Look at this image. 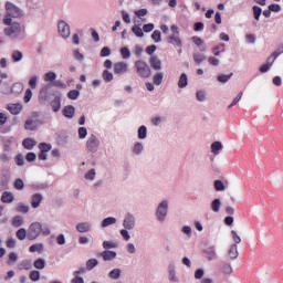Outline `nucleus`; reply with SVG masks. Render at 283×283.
<instances>
[{"label":"nucleus","instance_id":"obj_62","mask_svg":"<svg viewBox=\"0 0 283 283\" xmlns=\"http://www.w3.org/2000/svg\"><path fill=\"white\" fill-rule=\"evenodd\" d=\"M154 28H156L154 23H147L143 25V30L146 34H149V32H154Z\"/></svg>","mask_w":283,"mask_h":283},{"label":"nucleus","instance_id":"obj_22","mask_svg":"<svg viewBox=\"0 0 283 283\" xmlns=\"http://www.w3.org/2000/svg\"><path fill=\"white\" fill-rule=\"evenodd\" d=\"M1 202H4L6 205L14 202V195L10 191H4L1 196Z\"/></svg>","mask_w":283,"mask_h":283},{"label":"nucleus","instance_id":"obj_59","mask_svg":"<svg viewBox=\"0 0 283 283\" xmlns=\"http://www.w3.org/2000/svg\"><path fill=\"white\" fill-rule=\"evenodd\" d=\"M69 136L66 134H59L57 135V145H67Z\"/></svg>","mask_w":283,"mask_h":283},{"label":"nucleus","instance_id":"obj_14","mask_svg":"<svg viewBox=\"0 0 283 283\" xmlns=\"http://www.w3.org/2000/svg\"><path fill=\"white\" fill-rule=\"evenodd\" d=\"M43 202V195L40 192L33 193L31 197V207L32 209H39Z\"/></svg>","mask_w":283,"mask_h":283},{"label":"nucleus","instance_id":"obj_53","mask_svg":"<svg viewBox=\"0 0 283 283\" xmlns=\"http://www.w3.org/2000/svg\"><path fill=\"white\" fill-rule=\"evenodd\" d=\"M44 81H46L48 83H54V81H56V74L52 71L45 73Z\"/></svg>","mask_w":283,"mask_h":283},{"label":"nucleus","instance_id":"obj_57","mask_svg":"<svg viewBox=\"0 0 283 283\" xmlns=\"http://www.w3.org/2000/svg\"><path fill=\"white\" fill-rule=\"evenodd\" d=\"M33 266L35 269H39L40 271L45 269V260H43V259L35 260L34 263H33Z\"/></svg>","mask_w":283,"mask_h":283},{"label":"nucleus","instance_id":"obj_6","mask_svg":"<svg viewBox=\"0 0 283 283\" xmlns=\"http://www.w3.org/2000/svg\"><path fill=\"white\" fill-rule=\"evenodd\" d=\"M55 91H52V84H48L44 87H42L39 92V101L42 105L44 103H48L50 101V96H55Z\"/></svg>","mask_w":283,"mask_h":283},{"label":"nucleus","instance_id":"obj_39","mask_svg":"<svg viewBox=\"0 0 283 283\" xmlns=\"http://www.w3.org/2000/svg\"><path fill=\"white\" fill-rule=\"evenodd\" d=\"M102 78L105 81V83H112V81H114V74H112V72L108 70H104L102 73Z\"/></svg>","mask_w":283,"mask_h":283},{"label":"nucleus","instance_id":"obj_13","mask_svg":"<svg viewBox=\"0 0 283 283\" xmlns=\"http://www.w3.org/2000/svg\"><path fill=\"white\" fill-rule=\"evenodd\" d=\"M76 114V107H74V105H66L63 107L62 109V116H64V118H74Z\"/></svg>","mask_w":283,"mask_h":283},{"label":"nucleus","instance_id":"obj_38","mask_svg":"<svg viewBox=\"0 0 283 283\" xmlns=\"http://www.w3.org/2000/svg\"><path fill=\"white\" fill-rule=\"evenodd\" d=\"M232 76H233V73H230L228 75L227 74H219L217 76V81H218V83H229V81H231Z\"/></svg>","mask_w":283,"mask_h":283},{"label":"nucleus","instance_id":"obj_30","mask_svg":"<svg viewBox=\"0 0 283 283\" xmlns=\"http://www.w3.org/2000/svg\"><path fill=\"white\" fill-rule=\"evenodd\" d=\"M10 92H11V94H14V96H19V94H21V92H23V85L21 83L17 82L11 86Z\"/></svg>","mask_w":283,"mask_h":283},{"label":"nucleus","instance_id":"obj_2","mask_svg":"<svg viewBox=\"0 0 283 283\" xmlns=\"http://www.w3.org/2000/svg\"><path fill=\"white\" fill-rule=\"evenodd\" d=\"M39 112H32L31 115L27 118L24 122V129L27 132H36L41 125H44L45 122H43L41 118Z\"/></svg>","mask_w":283,"mask_h":283},{"label":"nucleus","instance_id":"obj_26","mask_svg":"<svg viewBox=\"0 0 283 283\" xmlns=\"http://www.w3.org/2000/svg\"><path fill=\"white\" fill-rule=\"evenodd\" d=\"M132 32H133V34H135V36H137V39H143V36H145V32L140 28V24H134L132 27Z\"/></svg>","mask_w":283,"mask_h":283},{"label":"nucleus","instance_id":"obj_60","mask_svg":"<svg viewBox=\"0 0 283 283\" xmlns=\"http://www.w3.org/2000/svg\"><path fill=\"white\" fill-rule=\"evenodd\" d=\"M122 59H129L132 56V51H129V48L124 46L120 49Z\"/></svg>","mask_w":283,"mask_h":283},{"label":"nucleus","instance_id":"obj_41","mask_svg":"<svg viewBox=\"0 0 283 283\" xmlns=\"http://www.w3.org/2000/svg\"><path fill=\"white\" fill-rule=\"evenodd\" d=\"M231 235L234 240V243L232 244L231 249H237L238 244L242 242V239L240 238V235H238V232H235V230L231 231Z\"/></svg>","mask_w":283,"mask_h":283},{"label":"nucleus","instance_id":"obj_42","mask_svg":"<svg viewBox=\"0 0 283 283\" xmlns=\"http://www.w3.org/2000/svg\"><path fill=\"white\" fill-rule=\"evenodd\" d=\"M38 147L40 151L45 154H48V151H52V144H48L45 142L40 143Z\"/></svg>","mask_w":283,"mask_h":283},{"label":"nucleus","instance_id":"obj_15","mask_svg":"<svg viewBox=\"0 0 283 283\" xmlns=\"http://www.w3.org/2000/svg\"><path fill=\"white\" fill-rule=\"evenodd\" d=\"M8 112L12 114L13 116H18L20 112H23V104L21 103H15V104H8L7 105Z\"/></svg>","mask_w":283,"mask_h":283},{"label":"nucleus","instance_id":"obj_37","mask_svg":"<svg viewBox=\"0 0 283 283\" xmlns=\"http://www.w3.org/2000/svg\"><path fill=\"white\" fill-rule=\"evenodd\" d=\"M163 78H165V73H156L153 77L154 85H163Z\"/></svg>","mask_w":283,"mask_h":283},{"label":"nucleus","instance_id":"obj_35","mask_svg":"<svg viewBox=\"0 0 283 283\" xmlns=\"http://www.w3.org/2000/svg\"><path fill=\"white\" fill-rule=\"evenodd\" d=\"M11 59L13 63H19L20 61H23V52L15 50L11 54Z\"/></svg>","mask_w":283,"mask_h":283},{"label":"nucleus","instance_id":"obj_46","mask_svg":"<svg viewBox=\"0 0 283 283\" xmlns=\"http://www.w3.org/2000/svg\"><path fill=\"white\" fill-rule=\"evenodd\" d=\"M129 231L132 230L126 228L119 231V234L122 235L123 240H125V242H129V240H132V235L129 234Z\"/></svg>","mask_w":283,"mask_h":283},{"label":"nucleus","instance_id":"obj_56","mask_svg":"<svg viewBox=\"0 0 283 283\" xmlns=\"http://www.w3.org/2000/svg\"><path fill=\"white\" fill-rule=\"evenodd\" d=\"M192 59H193L195 63L200 65V63H202V61H206L207 56H205L200 53H193Z\"/></svg>","mask_w":283,"mask_h":283},{"label":"nucleus","instance_id":"obj_44","mask_svg":"<svg viewBox=\"0 0 283 283\" xmlns=\"http://www.w3.org/2000/svg\"><path fill=\"white\" fill-rule=\"evenodd\" d=\"M99 56L102 59H107V56H112V49L109 46H103Z\"/></svg>","mask_w":283,"mask_h":283},{"label":"nucleus","instance_id":"obj_3","mask_svg":"<svg viewBox=\"0 0 283 283\" xmlns=\"http://www.w3.org/2000/svg\"><path fill=\"white\" fill-rule=\"evenodd\" d=\"M135 72L139 78H149L151 76V67L145 60H137L135 62Z\"/></svg>","mask_w":283,"mask_h":283},{"label":"nucleus","instance_id":"obj_1","mask_svg":"<svg viewBox=\"0 0 283 283\" xmlns=\"http://www.w3.org/2000/svg\"><path fill=\"white\" fill-rule=\"evenodd\" d=\"M4 25H9V28L4 29L6 36H11V39H25V28L21 27V23L14 22L12 18L3 19Z\"/></svg>","mask_w":283,"mask_h":283},{"label":"nucleus","instance_id":"obj_63","mask_svg":"<svg viewBox=\"0 0 283 283\" xmlns=\"http://www.w3.org/2000/svg\"><path fill=\"white\" fill-rule=\"evenodd\" d=\"M27 163H34L36 160V153H28L25 155Z\"/></svg>","mask_w":283,"mask_h":283},{"label":"nucleus","instance_id":"obj_47","mask_svg":"<svg viewBox=\"0 0 283 283\" xmlns=\"http://www.w3.org/2000/svg\"><path fill=\"white\" fill-rule=\"evenodd\" d=\"M96 266H98V260L90 259L88 261H86V271H92Z\"/></svg>","mask_w":283,"mask_h":283},{"label":"nucleus","instance_id":"obj_34","mask_svg":"<svg viewBox=\"0 0 283 283\" xmlns=\"http://www.w3.org/2000/svg\"><path fill=\"white\" fill-rule=\"evenodd\" d=\"M15 211H17V213H23V214L29 213L30 212V206H25V203L20 202L15 207Z\"/></svg>","mask_w":283,"mask_h":283},{"label":"nucleus","instance_id":"obj_18","mask_svg":"<svg viewBox=\"0 0 283 283\" xmlns=\"http://www.w3.org/2000/svg\"><path fill=\"white\" fill-rule=\"evenodd\" d=\"M127 70L128 65L125 62H117L114 64V74H125Z\"/></svg>","mask_w":283,"mask_h":283},{"label":"nucleus","instance_id":"obj_28","mask_svg":"<svg viewBox=\"0 0 283 283\" xmlns=\"http://www.w3.org/2000/svg\"><path fill=\"white\" fill-rule=\"evenodd\" d=\"M143 151H145V146L143 145V143L136 142L133 147V154L135 156H140V154H143Z\"/></svg>","mask_w":283,"mask_h":283},{"label":"nucleus","instance_id":"obj_16","mask_svg":"<svg viewBox=\"0 0 283 283\" xmlns=\"http://www.w3.org/2000/svg\"><path fill=\"white\" fill-rule=\"evenodd\" d=\"M52 111L55 112V114L57 112H61V93H57L54 95L53 101H51L50 103Z\"/></svg>","mask_w":283,"mask_h":283},{"label":"nucleus","instance_id":"obj_58","mask_svg":"<svg viewBox=\"0 0 283 283\" xmlns=\"http://www.w3.org/2000/svg\"><path fill=\"white\" fill-rule=\"evenodd\" d=\"M85 180H94L96 178V169L92 168L84 175Z\"/></svg>","mask_w":283,"mask_h":283},{"label":"nucleus","instance_id":"obj_27","mask_svg":"<svg viewBox=\"0 0 283 283\" xmlns=\"http://www.w3.org/2000/svg\"><path fill=\"white\" fill-rule=\"evenodd\" d=\"M168 43H171V45H174V48H182V40H180L176 35H169Z\"/></svg>","mask_w":283,"mask_h":283},{"label":"nucleus","instance_id":"obj_43","mask_svg":"<svg viewBox=\"0 0 283 283\" xmlns=\"http://www.w3.org/2000/svg\"><path fill=\"white\" fill-rule=\"evenodd\" d=\"M13 187L17 191H23V189H25V184L23 182V179L18 178L15 179Z\"/></svg>","mask_w":283,"mask_h":283},{"label":"nucleus","instance_id":"obj_29","mask_svg":"<svg viewBox=\"0 0 283 283\" xmlns=\"http://www.w3.org/2000/svg\"><path fill=\"white\" fill-rule=\"evenodd\" d=\"M222 142H213L210 146L212 154H214V156H218V154H220V151H222Z\"/></svg>","mask_w":283,"mask_h":283},{"label":"nucleus","instance_id":"obj_12","mask_svg":"<svg viewBox=\"0 0 283 283\" xmlns=\"http://www.w3.org/2000/svg\"><path fill=\"white\" fill-rule=\"evenodd\" d=\"M149 64L155 72H160L163 70V62L157 55H151L149 59Z\"/></svg>","mask_w":283,"mask_h":283},{"label":"nucleus","instance_id":"obj_20","mask_svg":"<svg viewBox=\"0 0 283 283\" xmlns=\"http://www.w3.org/2000/svg\"><path fill=\"white\" fill-rule=\"evenodd\" d=\"M23 224L24 220L23 217L20 214L14 216L11 220V227H13L14 229H19L20 227H23Z\"/></svg>","mask_w":283,"mask_h":283},{"label":"nucleus","instance_id":"obj_61","mask_svg":"<svg viewBox=\"0 0 283 283\" xmlns=\"http://www.w3.org/2000/svg\"><path fill=\"white\" fill-rule=\"evenodd\" d=\"M31 187H32V189H38V190L48 189V187H50V184H48V182H44V184L35 182V184H32Z\"/></svg>","mask_w":283,"mask_h":283},{"label":"nucleus","instance_id":"obj_33","mask_svg":"<svg viewBox=\"0 0 283 283\" xmlns=\"http://www.w3.org/2000/svg\"><path fill=\"white\" fill-rule=\"evenodd\" d=\"M102 258L106 262H109L111 260H114V258H116V252L109 251V250H105L104 252H102Z\"/></svg>","mask_w":283,"mask_h":283},{"label":"nucleus","instance_id":"obj_36","mask_svg":"<svg viewBox=\"0 0 283 283\" xmlns=\"http://www.w3.org/2000/svg\"><path fill=\"white\" fill-rule=\"evenodd\" d=\"M214 191H224L227 186H224V181L217 179L213 181Z\"/></svg>","mask_w":283,"mask_h":283},{"label":"nucleus","instance_id":"obj_48","mask_svg":"<svg viewBox=\"0 0 283 283\" xmlns=\"http://www.w3.org/2000/svg\"><path fill=\"white\" fill-rule=\"evenodd\" d=\"M253 18L255 21H260V17H262V9L259 6L252 7Z\"/></svg>","mask_w":283,"mask_h":283},{"label":"nucleus","instance_id":"obj_45","mask_svg":"<svg viewBox=\"0 0 283 283\" xmlns=\"http://www.w3.org/2000/svg\"><path fill=\"white\" fill-rule=\"evenodd\" d=\"M221 273H223V275H231L233 273V268L231 264L224 263L221 266Z\"/></svg>","mask_w":283,"mask_h":283},{"label":"nucleus","instance_id":"obj_40","mask_svg":"<svg viewBox=\"0 0 283 283\" xmlns=\"http://www.w3.org/2000/svg\"><path fill=\"white\" fill-rule=\"evenodd\" d=\"M120 244L117 241H104L103 249H118Z\"/></svg>","mask_w":283,"mask_h":283},{"label":"nucleus","instance_id":"obj_23","mask_svg":"<svg viewBox=\"0 0 283 283\" xmlns=\"http://www.w3.org/2000/svg\"><path fill=\"white\" fill-rule=\"evenodd\" d=\"M189 85V77L187 76V73H181L178 81V87L180 90H185Z\"/></svg>","mask_w":283,"mask_h":283},{"label":"nucleus","instance_id":"obj_19","mask_svg":"<svg viewBox=\"0 0 283 283\" xmlns=\"http://www.w3.org/2000/svg\"><path fill=\"white\" fill-rule=\"evenodd\" d=\"M10 184V170H3L0 175V185L6 188Z\"/></svg>","mask_w":283,"mask_h":283},{"label":"nucleus","instance_id":"obj_25","mask_svg":"<svg viewBox=\"0 0 283 283\" xmlns=\"http://www.w3.org/2000/svg\"><path fill=\"white\" fill-rule=\"evenodd\" d=\"M22 146L24 147V149H34V147H36V140L32 139V138H24L22 142Z\"/></svg>","mask_w":283,"mask_h":283},{"label":"nucleus","instance_id":"obj_24","mask_svg":"<svg viewBox=\"0 0 283 283\" xmlns=\"http://www.w3.org/2000/svg\"><path fill=\"white\" fill-rule=\"evenodd\" d=\"M118 220L114 217H107L104 220H102L101 227L102 229H107V227H112V224H116Z\"/></svg>","mask_w":283,"mask_h":283},{"label":"nucleus","instance_id":"obj_11","mask_svg":"<svg viewBox=\"0 0 283 283\" xmlns=\"http://www.w3.org/2000/svg\"><path fill=\"white\" fill-rule=\"evenodd\" d=\"M168 280L169 282L178 283L180 280L176 275V263L170 262L168 264Z\"/></svg>","mask_w":283,"mask_h":283},{"label":"nucleus","instance_id":"obj_52","mask_svg":"<svg viewBox=\"0 0 283 283\" xmlns=\"http://www.w3.org/2000/svg\"><path fill=\"white\" fill-rule=\"evenodd\" d=\"M203 255L207 260L211 261L216 258V251L213 249H206L203 250Z\"/></svg>","mask_w":283,"mask_h":283},{"label":"nucleus","instance_id":"obj_10","mask_svg":"<svg viewBox=\"0 0 283 283\" xmlns=\"http://www.w3.org/2000/svg\"><path fill=\"white\" fill-rule=\"evenodd\" d=\"M123 227L124 229H130V230L136 229V217H134L133 213L127 212L123 220Z\"/></svg>","mask_w":283,"mask_h":283},{"label":"nucleus","instance_id":"obj_7","mask_svg":"<svg viewBox=\"0 0 283 283\" xmlns=\"http://www.w3.org/2000/svg\"><path fill=\"white\" fill-rule=\"evenodd\" d=\"M27 231L29 233V240H36L41 235V231H43V226L41 222L35 221L29 226Z\"/></svg>","mask_w":283,"mask_h":283},{"label":"nucleus","instance_id":"obj_64","mask_svg":"<svg viewBox=\"0 0 283 283\" xmlns=\"http://www.w3.org/2000/svg\"><path fill=\"white\" fill-rule=\"evenodd\" d=\"M272 12H282V6L272 3L268 7Z\"/></svg>","mask_w":283,"mask_h":283},{"label":"nucleus","instance_id":"obj_17","mask_svg":"<svg viewBox=\"0 0 283 283\" xmlns=\"http://www.w3.org/2000/svg\"><path fill=\"white\" fill-rule=\"evenodd\" d=\"M76 231H78V233H90V231H92V223L90 222H80L76 224L75 227Z\"/></svg>","mask_w":283,"mask_h":283},{"label":"nucleus","instance_id":"obj_55","mask_svg":"<svg viewBox=\"0 0 283 283\" xmlns=\"http://www.w3.org/2000/svg\"><path fill=\"white\" fill-rule=\"evenodd\" d=\"M196 98L199 103H205L207 101V93L205 91H197Z\"/></svg>","mask_w":283,"mask_h":283},{"label":"nucleus","instance_id":"obj_21","mask_svg":"<svg viewBox=\"0 0 283 283\" xmlns=\"http://www.w3.org/2000/svg\"><path fill=\"white\" fill-rule=\"evenodd\" d=\"M220 207H222V201L220 198H216L210 203V209L213 213H220Z\"/></svg>","mask_w":283,"mask_h":283},{"label":"nucleus","instance_id":"obj_9","mask_svg":"<svg viewBox=\"0 0 283 283\" xmlns=\"http://www.w3.org/2000/svg\"><path fill=\"white\" fill-rule=\"evenodd\" d=\"M57 30L59 34L62 36V39H70V24L65 22V20H60L57 22Z\"/></svg>","mask_w":283,"mask_h":283},{"label":"nucleus","instance_id":"obj_54","mask_svg":"<svg viewBox=\"0 0 283 283\" xmlns=\"http://www.w3.org/2000/svg\"><path fill=\"white\" fill-rule=\"evenodd\" d=\"M226 255H228V258H230V260H235V258H238V255H240V253L238 252V249H228L226 252Z\"/></svg>","mask_w":283,"mask_h":283},{"label":"nucleus","instance_id":"obj_49","mask_svg":"<svg viewBox=\"0 0 283 283\" xmlns=\"http://www.w3.org/2000/svg\"><path fill=\"white\" fill-rule=\"evenodd\" d=\"M150 38L153 39V41H154L155 43H160V41H163V34L160 33L159 30H155V31L151 33Z\"/></svg>","mask_w":283,"mask_h":283},{"label":"nucleus","instance_id":"obj_31","mask_svg":"<svg viewBox=\"0 0 283 283\" xmlns=\"http://www.w3.org/2000/svg\"><path fill=\"white\" fill-rule=\"evenodd\" d=\"M15 237L18 238V240H25V238L29 240V232L25 228H20L15 232Z\"/></svg>","mask_w":283,"mask_h":283},{"label":"nucleus","instance_id":"obj_32","mask_svg":"<svg viewBox=\"0 0 283 283\" xmlns=\"http://www.w3.org/2000/svg\"><path fill=\"white\" fill-rule=\"evenodd\" d=\"M137 138H139V140H145V138H147V126H139L137 130Z\"/></svg>","mask_w":283,"mask_h":283},{"label":"nucleus","instance_id":"obj_51","mask_svg":"<svg viewBox=\"0 0 283 283\" xmlns=\"http://www.w3.org/2000/svg\"><path fill=\"white\" fill-rule=\"evenodd\" d=\"M120 269H113L109 273H108V277H111V280H118L120 277Z\"/></svg>","mask_w":283,"mask_h":283},{"label":"nucleus","instance_id":"obj_50","mask_svg":"<svg viewBox=\"0 0 283 283\" xmlns=\"http://www.w3.org/2000/svg\"><path fill=\"white\" fill-rule=\"evenodd\" d=\"M78 96H81V92L78 90H71L67 93V98H70V101H76Z\"/></svg>","mask_w":283,"mask_h":283},{"label":"nucleus","instance_id":"obj_8","mask_svg":"<svg viewBox=\"0 0 283 283\" xmlns=\"http://www.w3.org/2000/svg\"><path fill=\"white\" fill-rule=\"evenodd\" d=\"M99 146L101 140H98V137H96V135L92 134L86 142V147L88 151H91V154H96Z\"/></svg>","mask_w":283,"mask_h":283},{"label":"nucleus","instance_id":"obj_4","mask_svg":"<svg viewBox=\"0 0 283 283\" xmlns=\"http://www.w3.org/2000/svg\"><path fill=\"white\" fill-rule=\"evenodd\" d=\"M167 213H169V201L168 200H163L155 212V216L158 220V222H164L167 218Z\"/></svg>","mask_w":283,"mask_h":283},{"label":"nucleus","instance_id":"obj_5","mask_svg":"<svg viewBox=\"0 0 283 283\" xmlns=\"http://www.w3.org/2000/svg\"><path fill=\"white\" fill-rule=\"evenodd\" d=\"M6 19H19L20 17H23V11L12 2L6 3Z\"/></svg>","mask_w":283,"mask_h":283}]
</instances>
